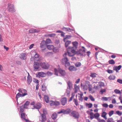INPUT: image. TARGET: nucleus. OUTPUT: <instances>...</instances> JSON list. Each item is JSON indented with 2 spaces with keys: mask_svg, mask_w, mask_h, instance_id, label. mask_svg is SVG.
<instances>
[{
  "mask_svg": "<svg viewBox=\"0 0 122 122\" xmlns=\"http://www.w3.org/2000/svg\"><path fill=\"white\" fill-rule=\"evenodd\" d=\"M114 92L116 94H121V92L119 90L117 89H116L114 90Z\"/></svg>",
  "mask_w": 122,
  "mask_h": 122,
  "instance_id": "c9c22d12",
  "label": "nucleus"
},
{
  "mask_svg": "<svg viewBox=\"0 0 122 122\" xmlns=\"http://www.w3.org/2000/svg\"><path fill=\"white\" fill-rule=\"evenodd\" d=\"M8 11L12 13H13L15 11L14 8H8Z\"/></svg>",
  "mask_w": 122,
  "mask_h": 122,
  "instance_id": "f704fd0d",
  "label": "nucleus"
},
{
  "mask_svg": "<svg viewBox=\"0 0 122 122\" xmlns=\"http://www.w3.org/2000/svg\"><path fill=\"white\" fill-rule=\"evenodd\" d=\"M45 42L47 44L50 43L51 42V41L50 39H48L46 40V41H45Z\"/></svg>",
  "mask_w": 122,
  "mask_h": 122,
  "instance_id": "79ce46f5",
  "label": "nucleus"
},
{
  "mask_svg": "<svg viewBox=\"0 0 122 122\" xmlns=\"http://www.w3.org/2000/svg\"><path fill=\"white\" fill-rule=\"evenodd\" d=\"M47 44L46 43L45 41L43 40L41 41L40 44V47L42 48L41 49V51L45 52V50L47 46Z\"/></svg>",
  "mask_w": 122,
  "mask_h": 122,
  "instance_id": "39448f33",
  "label": "nucleus"
},
{
  "mask_svg": "<svg viewBox=\"0 0 122 122\" xmlns=\"http://www.w3.org/2000/svg\"><path fill=\"white\" fill-rule=\"evenodd\" d=\"M26 95V94L25 93L21 94L19 92L16 95V100L17 101L18 100V98L20 97H23Z\"/></svg>",
  "mask_w": 122,
  "mask_h": 122,
  "instance_id": "4468645a",
  "label": "nucleus"
},
{
  "mask_svg": "<svg viewBox=\"0 0 122 122\" xmlns=\"http://www.w3.org/2000/svg\"><path fill=\"white\" fill-rule=\"evenodd\" d=\"M44 99L45 102L47 103L49 102V97L45 95Z\"/></svg>",
  "mask_w": 122,
  "mask_h": 122,
  "instance_id": "c756f323",
  "label": "nucleus"
},
{
  "mask_svg": "<svg viewBox=\"0 0 122 122\" xmlns=\"http://www.w3.org/2000/svg\"><path fill=\"white\" fill-rule=\"evenodd\" d=\"M86 106L87 107L89 108H91L92 106V104L91 103H86Z\"/></svg>",
  "mask_w": 122,
  "mask_h": 122,
  "instance_id": "58836bf2",
  "label": "nucleus"
},
{
  "mask_svg": "<svg viewBox=\"0 0 122 122\" xmlns=\"http://www.w3.org/2000/svg\"><path fill=\"white\" fill-rule=\"evenodd\" d=\"M56 34L54 33L50 34L48 35V36L51 37H54L56 36Z\"/></svg>",
  "mask_w": 122,
  "mask_h": 122,
  "instance_id": "09e8293b",
  "label": "nucleus"
},
{
  "mask_svg": "<svg viewBox=\"0 0 122 122\" xmlns=\"http://www.w3.org/2000/svg\"><path fill=\"white\" fill-rule=\"evenodd\" d=\"M69 69L70 71H76L77 70L76 68L73 66H70L69 67Z\"/></svg>",
  "mask_w": 122,
  "mask_h": 122,
  "instance_id": "412c9836",
  "label": "nucleus"
},
{
  "mask_svg": "<svg viewBox=\"0 0 122 122\" xmlns=\"http://www.w3.org/2000/svg\"><path fill=\"white\" fill-rule=\"evenodd\" d=\"M72 43L73 45V46L72 47L69 46L68 48H70L72 49H74L75 51H76L77 49V46L78 44V42L76 41L73 42Z\"/></svg>",
  "mask_w": 122,
  "mask_h": 122,
  "instance_id": "9d476101",
  "label": "nucleus"
},
{
  "mask_svg": "<svg viewBox=\"0 0 122 122\" xmlns=\"http://www.w3.org/2000/svg\"><path fill=\"white\" fill-rule=\"evenodd\" d=\"M40 64L37 62H34L33 65L34 70L36 71L39 70L40 69Z\"/></svg>",
  "mask_w": 122,
  "mask_h": 122,
  "instance_id": "9b49d317",
  "label": "nucleus"
},
{
  "mask_svg": "<svg viewBox=\"0 0 122 122\" xmlns=\"http://www.w3.org/2000/svg\"><path fill=\"white\" fill-rule=\"evenodd\" d=\"M116 77L115 76L113 75H110L109 77L108 78L110 80H113Z\"/></svg>",
  "mask_w": 122,
  "mask_h": 122,
  "instance_id": "2f4dec72",
  "label": "nucleus"
},
{
  "mask_svg": "<svg viewBox=\"0 0 122 122\" xmlns=\"http://www.w3.org/2000/svg\"><path fill=\"white\" fill-rule=\"evenodd\" d=\"M41 89L42 91H45L46 89V87L44 84H43L41 86Z\"/></svg>",
  "mask_w": 122,
  "mask_h": 122,
  "instance_id": "72a5a7b5",
  "label": "nucleus"
},
{
  "mask_svg": "<svg viewBox=\"0 0 122 122\" xmlns=\"http://www.w3.org/2000/svg\"><path fill=\"white\" fill-rule=\"evenodd\" d=\"M106 89H101L100 91V92L102 93V94L103 92H104L106 91Z\"/></svg>",
  "mask_w": 122,
  "mask_h": 122,
  "instance_id": "052dcab7",
  "label": "nucleus"
},
{
  "mask_svg": "<svg viewBox=\"0 0 122 122\" xmlns=\"http://www.w3.org/2000/svg\"><path fill=\"white\" fill-rule=\"evenodd\" d=\"M71 41H67L65 43V46L66 47H67L71 43Z\"/></svg>",
  "mask_w": 122,
  "mask_h": 122,
  "instance_id": "7c9ffc66",
  "label": "nucleus"
},
{
  "mask_svg": "<svg viewBox=\"0 0 122 122\" xmlns=\"http://www.w3.org/2000/svg\"><path fill=\"white\" fill-rule=\"evenodd\" d=\"M67 99L66 98L64 97L62 98L61 100V103L63 106L66 103Z\"/></svg>",
  "mask_w": 122,
  "mask_h": 122,
  "instance_id": "6ab92c4d",
  "label": "nucleus"
},
{
  "mask_svg": "<svg viewBox=\"0 0 122 122\" xmlns=\"http://www.w3.org/2000/svg\"><path fill=\"white\" fill-rule=\"evenodd\" d=\"M104 85V83L101 82H100V86H103Z\"/></svg>",
  "mask_w": 122,
  "mask_h": 122,
  "instance_id": "0e129e2a",
  "label": "nucleus"
},
{
  "mask_svg": "<svg viewBox=\"0 0 122 122\" xmlns=\"http://www.w3.org/2000/svg\"><path fill=\"white\" fill-rule=\"evenodd\" d=\"M90 119L91 120L92 119L94 118V117L93 116V113L92 112H91L90 113Z\"/></svg>",
  "mask_w": 122,
  "mask_h": 122,
  "instance_id": "ea45409f",
  "label": "nucleus"
},
{
  "mask_svg": "<svg viewBox=\"0 0 122 122\" xmlns=\"http://www.w3.org/2000/svg\"><path fill=\"white\" fill-rule=\"evenodd\" d=\"M75 88L76 89V92L79 89V86H77L76 84H75L74 85Z\"/></svg>",
  "mask_w": 122,
  "mask_h": 122,
  "instance_id": "a18cd8bd",
  "label": "nucleus"
},
{
  "mask_svg": "<svg viewBox=\"0 0 122 122\" xmlns=\"http://www.w3.org/2000/svg\"><path fill=\"white\" fill-rule=\"evenodd\" d=\"M12 0H4L2 6L4 7H7V8H14L15 6L11 2Z\"/></svg>",
  "mask_w": 122,
  "mask_h": 122,
  "instance_id": "f257e3e1",
  "label": "nucleus"
},
{
  "mask_svg": "<svg viewBox=\"0 0 122 122\" xmlns=\"http://www.w3.org/2000/svg\"><path fill=\"white\" fill-rule=\"evenodd\" d=\"M41 105L40 103H37L35 105H34V107L35 108L39 109L41 108Z\"/></svg>",
  "mask_w": 122,
  "mask_h": 122,
  "instance_id": "393cba45",
  "label": "nucleus"
},
{
  "mask_svg": "<svg viewBox=\"0 0 122 122\" xmlns=\"http://www.w3.org/2000/svg\"><path fill=\"white\" fill-rule=\"evenodd\" d=\"M73 102L75 104L76 106H77L79 105L77 99H74L73 100Z\"/></svg>",
  "mask_w": 122,
  "mask_h": 122,
  "instance_id": "4c0bfd02",
  "label": "nucleus"
},
{
  "mask_svg": "<svg viewBox=\"0 0 122 122\" xmlns=\"http://www.w3.org/2000/svg\"><path fill=\"white\" fill-rule=\"evenodd\" d=\"M67 52L68 56H72L75 54H76V51L74 49L69 48L67 49Z\"/></svg>",
  "mask_w": 122,
  "mask_h": 122,
  "instance_id": "20e7f679",
  "label": "nucleus"
},
{
  "mask_svg": "<svg viewBox=\"0 0 122 122\" xmlns=\"http://www.w3.org/2000/svg\"><path fill=\"white\" fill-rule=\"evenodd\" d=\"M71 115L75 119L79 118V115L78 112L75 111H71L70 112Z\"/></svg>",
  "mask_w": 122,
  "mask_h": 122,
  "instance_id": "6e6552de",
  "label": "nucleus"
},
{
  "mask_svg": "<svg viewBox=\"0 0 122 122\" xmlns=\"http://www.w3.org/2000/svg\"><path fill=\"white\" fill-rule=\"evenodd\" d=\"M107 71L109 73H112L113 72V71L112 70L109 69L107 70Z\"/></svg>",
  "mask_w": 122,
  "mask_h": 122,
  "instance_id": "13d9d810",
  "label": "nucleus"
},
{
  "mask_svg": "<svg viewBox=\"0 0 122 122\" xmlns=\"http://www.w3.org/2000/svg\"><path fill=\"white\" fill-rule=\"evenodd\" d=\"M60 103L59 102L56 101H51L50 103V105L51 106H58L60 105Z\"/></svg>",
  "mask_w": 122,
  "mask_h": 122,
  "instance_id": "f8f14e48",
  "label": "nucleus"
},
{
  "mask_svg": "<svg viewBox=\"0 0 122 122\" xmlns=\"http://www.w3.org/2000/svg\"><path fill=\"white\" fill-rule=\"evenodd\" d=\"M116 113L119 116H121L122 114V112L119 111H117L116 112Z\"/></svg>",
  "mask_w": 122,
  "mask_h": 122,
  "instance_id": "864d4df0",
  "label": "nucleus"
},
{
  "mask_svg": "<svg viewBox=\"0 0 122 122\" xmlns=\"http://www.w3.org/2000/svg\"><path fill=\"white\" fill-rule=\"evenodd\" d=\"M18 91L19 92L21 93V94H22L23 93H25L26 94V95L27 94V91L25 89L22 88H19L18 89Z\"/></svg>",
  "mask_w": 122,
  "mask_h": 122,
  "instance_id": "f3484780",
  "label": "nucleus"
},
{
  "mask_svg": "<svg viewBox=\"0 0 122 122\" xmlns=\"http://www.w3.org/2000/svg\"><path fill=\"white\" fill-rule=\"evenodd\" d=\"M107 115V113L105 112H103L102 113L101 115L102 117H103Z\"/></svg>",
  "mask_w": 122,
  "mask_h": 122,
  "instance_id": "8fccbe9b",
  "label": "nucleus"
},
{
  "mask_svg": "<svg viewBox=\"0 0 122 122\" xmlns=\"http://www.w3.org/2000/svg\"><path fill=\"white\" fill-rule=\"evenodd\" d=\"M112 102L113 104H115L116 101L115 99H113L112 100Z\"/></svg>",
  "mask_w": 122,
  "mask_h": 122,
  "instance_id": "69168bd1",
  "label": "nucleus"
},
{
  "mask_svg": "<svg viewBox=\"0 0 122 122\" xmlns=\"http://www.w3.org/2000/svg\"><path fill=\"white\" fill-rule=\"evenodd\" d=\"M62 30L64 31L70 32H71V29L70 28H66L65 27H63Z\"/></svg>",
  "mask_w": 122,
  "mask_h": 122,
  "instance_id": "4be33fe9",
  "label": "nucleus"
},
{
  "mask_svg": "<svg viewBox=\"0 0 122 122\" xmlns=\"http://www.w3.org/2000/svg\"><path fill=\"white\" fill-rule=\"evenodd\" d=\"M102 106L106 108H107L108 107V105L107 103H104L102 105Z\"/></svg>",
  "mask_w": 122,
  "mask_h": 122,
  "instance_id": "bf43d9fd",
  "label": "nucleus"
},
{
  "mask_svg": "<svg viewBox=\"0 0 122 122\" xmlns=\"http://www.w3.org/2000/svg\"><path fill=\"white\" fill-rule=\"evenodd\" d=\"M71 37V36L70 35H66V37L64 38L63 39V41H64L65 42V39H69Z\"/></svg>",
  "mask_w": 122,
  "mask_h": 122,
  "instance_id": "473e14b6",
  "label": "nucleus"
},
{
  "mask_svg": "<svg viewBox=\"0 0 122 122\" xmlns=\"http://www.w3.org/2000/svg\"><path fill=\"white\" fill-rule=\"evenodd\" d=\"M36 31H34V29H31L29 31V33H35V32Z\"/></svg>",
  "mask_w": 122,
  "mask_h": 122,
  "instance_id": "de8ad7c7",
  "label": "nucleus"
},
{
  "mask_svg": "<svg viewBox=\"0 0 122 122\" xmlns=\"http://www.w3.org/2000/svg\"><path fill=\"white\" fill-rule=\"evenodd\" d=\"M114 111H112L109 112L108 114L109 117H111L114 113Z\"/></svg>",
  "mask_w": 122,
  "mask_h": 122,
  "instance_id": "49530a36",
  "label": "nucleus"
},
{
  "mask_svg": "<svg viewBox=\"0 0 122 122\" xmlns=\"http://www.w3.org/2000/svg\"><path fill=\"white\" fill-rule=\"evenodd\" d=\"M78 95H80V96H79L78 97H79V100L81 101L82 102L83 101V98L82 97V96H83V94L82 93H81L80 94L79 93H78Z\"/></svg>",
  "mask_w": 122,
  "mask_h": 122,
  "instance_id": "cd10ccee",
  "label": "nucleus"
},
{
  "mask_svg": "<svg viewBox=\"0 0 122 122\" xmlns=\"http://www.w3.org/2000/svg\"><path fill=\"white\" fill-rule=\"evenodd\" d=\"M30 102L29 101H26L24 104L23 105V107L25 109L27 108V106L30 104Z\"/></svg>",
  "mask_w": 122,
  "mask_h": 122,
  "instance_id": "5701e85b",
  "label": "nucleus"
},
{
  "mask_svg": "<svg viewBox=\"0 0 122 122\" xmlns=\"http://www.w3.org/2000/svg\"><path fill=\"white\" fill-rule=\"evenodd\" d=\"M71 111V109L70 108H68L65 110L64 109L61 110L60 111L58 112L57 113L58 114L63 113L64 114H68Z\"/></svg>",
  "mask_w": 122,
  "mask_h": 122,
  "instance_id": "1a4fd4ad",
  "label": "nucleus"
},
{
  "mask_svg": "<svg viewBox=\"0 0 122 122\" xmlns=\"http://www.w3.org/2000/svg\"><path fill=\"white\" fill-rule=\"evenodd\" d=\"M113 119L112 118H110L108 119L107 120V122H112Z\"/></svg>",
  "mask_w": 122,
  "mask_h": 122,
  "instance_id": "6e6d98bb",
  "label": "nucleus"
},
{
  "mask_svg": "<svg viewBox=\"0 0 122 122\" xmlns=\"http://www.w3.org/2000/svg\"><path fill=\"white\" fill-rule=\"evenodd\" d=\"M89 97L90 98V99L92 101H95L94 99L93 98L92 95H90L89 96Z\"/></svg>",
  "mask_w": 122,
  "mask_h": 122,
  "instance_id": "603ef678",
  "label": "nucleus"
},
{
  "mask_svg": "<svg viewBox=\"0 0 122 122\" xmlns=\"http://www.w3.org/2000/svg\"><path fill=\"white\" fill-rule=\"evenodd\" d=\"M40 65L41 68L45 69H48L50 67V65L48 63L45 62L41 63Z\"/></svg>",
  "mask_w": 122,
  "mask_h": 122,
  "instance_id": "423d86ee",
  "label": "nucleus"
},
{
  "mask_svg": "<svg viewBox=\"0 0 122 122\" xmlns=\"http://www.w3.org/2000/svg\"><path fill=\"white\" fill-rule=\"evenodd\" d=\"M67 83L69 87V89L70 90H71L72 88V84L71 82L70 81H68Z\"/></svg>",
  "mask_w": 122,
  "mask_h": 122,
  "instance_id": "b1692460",
  "label": "nucleus"
},
{
  "mask_svg": "<svg viewBox=\"0 0 122 122\" xmlns=\"http://www.w3.org/2000/svg\"><path fill=\"white\" fill-rule=\"evenodd\" d=\"M102 99L105 101H107L108 99V98L107 97H102Z\"/></svg>",
  "mask_w": 122,
  "mask_h": 122,
  "instance_id": "e2e57ef3",
  "label": "nucleus"
},
{
  "mask_svg": "<svg viewBox=\"0 0 122 122\" xmlns=\"http://www.w3.org/2000/svg\"><path fill=\"white\" fill-rule=\"evenodd\" d=\"M96 74L95 73H91L90 76L92 78H94L96 77Z\"/></svg>",
  "mask_w": 122,
  "mask_h": 122,
  "instance_id": "c03bdc74",
  "label": "nucleus"
},
{
  "mask_svg": "<svg viewBox=\"0 0 122 122\" xmlns=\"http://www.w3.org/2000/svg\"><path fill=\"white\" fill-rule=\"evenodd\" d=\"M99 122H106V121L104 120H100L99 121Z\"/></svg>",
  "mask_w": 122,
  "mask_h": 122,
  "instance_id": "774afa93",
  "label": "nucleus"
},
{
  "mask_svg": "<svg viewBox=\"0 0 122 122\" xmlns=\"http://www.w3.org/2000/svg\"><path fill=\"white\" fill-rule=\"evenodd\" d=\"M47 47L49 50L53 49L54 48V46L52 45H48L47 46Z\"/></svg>",
  "mask_w": 122,
  "mask_h": 122,
  "instance_id": "c85d7f7f",
  "label": "nucleus"
},
{
  "mask_svg": "<svg viewBox=\"0 0 122 122\" xmlns=\"http://www.w3.org/2000/svg\"><path fill=\"white\" fill-rule=\"evenodd\" d=\"M75 66L76 67L80 66L81 65V63L80 62H77L75 64Z\"/></svg>",
  "mask_w": 122,
  "mask_h": 122,
  "instance_id": "a19ab883",
  "label": "nucleus"
},
{
  "mask_svg": "<svg viewBox=\"0 0 122 122\" xmlns=\"http://www.w3.org/2000/svg\"><path fill=\"white\" fill-rule=\"evenodd\" d=\"M27 83L29 85L32 81V79L31 76H30L29 73H28V76L27 77Z\"/></svg>",
  "mask_w": 122,
  "mask_h": 122,
  "instance_id": "dca6fc26",
  "label": "nucleus"
},
{
  "mask_svg": "<svg viewBox=\"0 0 122 122\" xmlns=\"http://www.w3.org/2000/svg\"><path fill=\"white\" fill-rule=\"evenodd\" d=\"M25 114L23 112H22L21 114V117L22 119L24 120L26 122H31L30 121L27 119L25 118Z\"/></svg>",
  "mask_w": 122,
  "mask_h": 122,
  "instance_id": "ddd939ff",
  "label": "nucleus"
},
{
  "mask_svg": "<svg viewBox=\"0 0 122 122\" xmlns=\"http://www.w3.org/2000/svg\"><path fill=\"white\" fill-rule=\"evenodd\" d=\"M122 67L121 65H119L117 66H115L113 67V70L116 71V72H118V70H120Z\"/></svg>",
  "mask_w": 122,
  "mask_h": 122,
  "instance_id": "a211bd4d",
  "label": "nucleus"
},
{
  "mask_svg": "<svg viewBox=\"0 0 122 122\" xmlns=\"http://www.w3.org/2000/svg\"><path fill=\"white\" fill-rule=\"evenodd\" d=\"M117 81L120 84H122V80L118 79L117 80Z\"/></svg>",
  "mask_w": 122,
  "mask_h": 122,
  "instance_id": "4d7b16f0",
  "label": "nucleus"
},
{
  "mask_svg": "<svg viewBox=\"0 0 122 122\" xmlns=\"http://www.w3.org/2000/svg\"><path fill=\"white\" fill-rule=\"evenodd\" d=\"M26 54L24 53L21 54L20 56V57L22 59L25 60L26 59Z\"/></svg>",
  "mask_w": 122,
  "mask_h": 122,
  "instance_id": "aec40b11",
  "label": "nucleus"
},
{
  "mask_svg": "<svg viewBox=\"0 0 122 122\" xmlns=\"http://www.w3.org/2000/svg\"><path fill=\"white\" fill-rule=\"evenodd\" d=\"M108 62L109 64L112 65H114L115 63V61L113 59L109 61Z\"/></svg>",
  "mask_w": 122,
  "mask_h": 122,
  "instance_id": "e433bc0d",
  "label": "nucleus"
},
{
  "mask_svg": "<svg viewBox=\"0 0 122 122\" xmlns=\"http://www.w3.org/2000/svg\"><path fill=\"white\" fill-rule=\"evenodd\" d=\"M34 82L38 84L39 83V81L37 79L34 78Z\"/></svg>",
  "mask_w": 122,
  "mask_h": 122,
  "instance_id": "5fc2aeb1",
  "label": "nucleus"
},
{
  "mask_svg": "<svg viewBox=\"0 0 122 122\" xmlns=\"http://www.w3.org/2000/svg\"><path fill=\"white\" fill-rule=\"evenodd\" d=\"M67 55V53H65L63 55L64 58L62 59L61 60V62L63 64L65 65L66 67L70 65V63L68 61V58L66 57Z\"/></svg>",
  "mask_w": 122,
  "mask_h": 122,
  "instance_id": "f03ea898",
  "label": "nucleus"
},
{
  "mask_svg": "<svg viewBox=\"0 0 122 122\" xmlns=\"http://www.w3.org/2000/svg\"><path fill=\"white\" fill-rule=\"evenodd\" d=\"M38 75L41 77H44L46 76V74L43 72H39L38 73Z\"/></svg>",
  "mask_w": 122,
  "mask_h": 122,
  "instance_id": "a878e982",
  "label": "nucleus"
},
{
  "mask_svg": "<svg viewBox=\"0 0 122 122\" xmlns=\"http://www.w3.org/2000/svg\"><path fill=\"white\" fill-rule=\"evenodd\" d=\"M55 74L56 75L58 76V73H59L62 76H64L66 73L64 70H62L60 68H58V69L56 68L54 69Z\"/></svg>",
  "mask_w": 122,
  "mask_h": 122,
  "instance_id": "7ed1b4c3",
  "label": "nucleus"
},
{
  "mask_svg": "<svg viewBox=\"0 0 122 122\" xmlns=\"http://www.w3.org/2000/svg\"><path fill=\"white\" fill-rule=\"evenodd\" d=\"M46 74L49 76H51L53 75V73L50 71L47 72Z\"/></svg>",
  "mask_w": 122,
  "mask_h": 122,
  "instance_id": "3c124183",
  "label": "nucleus"
},
{
  "mask_svg": "<svg viewBox=\"0 0 122 122\" xmlns=\"http://www.w3.org/2000/svg\"><path fill=\"white\" fill-rule=\"evenodd\" d=\"M39 56V55L38 54L36 53L35 55L34 56L36 58H37Z\"/></svg>",
  "mask_w": 122,
  "mask_h": 122,
  "instance_id": "680f3d73",
  "label": "nucleus"
},
{
  "mask_svg": "<svg viewBox=\"0 0 122 122\" xmlns=\"http://www.w3.org/2000/svg\"><path fill=\"white\" fill-rule=\"evenodd\" d=\"M40 117L41 119V121L42 122H43L46 120V115L44 114H41Z\"/></svg>",
  "mask_w": 122,
  "mask_h": 122,
  "instance_id": "2eb2a0df",
  "label": "nucleus"
},
{
  "mask_svg": "<svg viewBox=\"0 0 122 122\" xmlns=\"http://www.w3.org/2000/svg\"><path fill=\"white\" fill-rule=\"evenodd\" d=\"M95 118L96 119H97L99 116V114L98 113H97L94 115Z\"/></svg>",
  "mask_w": 122,
  "mask_h": 122,
  "instance_id": "37998d69",
  "label": "nucleus"
},
{
  "mask_svg": "<svg viewBox=\"0 0 122 122\" xmlns=\"http://www.w3.org/2000/svg\"><path fill=\"white\" fill-rule=\"evenodd\" d=\"M57 113H56L54 112L52 114L51 117L53 119L55 120L57 118Z\"/></svg>",
  "mask_w": 122,
  "mask_h": 122,
  "instance_id": "bb28decb",
  "label": "nucleus"
},
{
  "mask_svg": "<svg viewBox=\"0 0 122 122\" xmlns=\"http://www.w3.org/2000/svg\"><path fill=\"white\" fill-rule=\"evenodd\" d=\"M34 44H32L31 45H30V46L29 47V48L30 49H31L34 46Z\"/></svg>",
  "mask_w": 122,
  "mask_h": 122,
  "instance_id": "338daca9",
  "label": "nucleus"
},
{
  "mask_svg": "<svg viewBox=\"0 0 122 122\" xmlns=\"http://www.w3.org/2000/svg\"><path fill=\"white\" fill-rule=\"evenodd\" d=\"M85 53V50H82L81 49H80L79 50L76 51V53L77 55H79L81 56H85L86 55L84 54Z\"/></svg>",
  "mask_w": 122,
  "mask_h": 122,
  "instance_id": "0eeeda50",
  "label": "nucleus"
}]
</instances>
